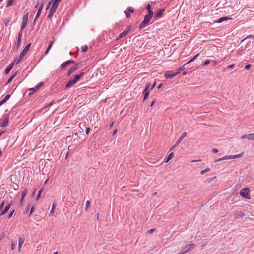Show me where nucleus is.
<instances>
[{"instance_id": "obj_52", "label": "nucleus", "mask_w": 254, "mask_h": 254, "mask_svg": "<svg viewBox=\"0 0 254 254\" xmlns=\"http://www.w3.org/2000/svg\"><path fill=\"white\" fill-rule=\"evenodd\" d=\"M90 131V129L89 127H87L86 129V134H88Z\"/></svg>"}, {"instance_id": "obj_41", "label": "nucleus", "mask_w": 254, "mask_h": 254, "mask_svg": "<svg viewBox=\"0 0 254 254\" xmlns=\"http://www.w3.org/2000/svg\"><path fill=\"white\" fill-rule=\"evenodd\" d=\"M210 63V61L209 60H206L203 64V66H206L208 65Z\"/></svg>"}, {"instance_id": "obj_35", "label": "nucleus", "mask_w": 254, "mask_h": 254, "mask_svg": "<svg viewBox=\"0 0 254 254\" xmlns=\"http://www.w3.org/2000/svg\"><path fill=\"white\" fill-rule=\"evenodd\" d=\"M16 72L12 76H11L9 79L8 80H7V83H6V84H9V83L11 82V81L12 80V79L14 78V77L16 76Z\"/></svg>"}, {"instance_id": "obj_47", "label": "nucleus", "mask_w": 254, "mask_h": 254, "mask_svg": "<svg viewBox=\"0 0 254 254\" xmlns=\"http://www.w3.org/2000/svg\"><path fill=\"white\" fill-rule=\"evenodd\" d=\"M146 9L147 10H148V11H149L151 10V6L149 4H148L147 6H146Z\"/></svg>"}, {"instance_id": "obj_22", "label": "nucleus", "mask_w": 254, "mask_h": 254, "mask_svg": "<svg viewBox=\"0 0 254 254\" xmlns=\"http://www.w3.org/2000/svg\"><path fill=\"white\" fill-rule=\"evenodd\" d=\"M129 30L130 29L129 28L127 27L126 28V29L120 34L119 37L123 38L125 37L126 35L127 34Z\"/></svg>"}, {"instance_id": "obj_26", "label": "nucleus", "mask_w": 254, "mask_h": 254, "mask_svg": "<svg viewBox=\"0 0 254 254\" xmlns=\"http://www.w3.org/2000/svg\"><path fill=\"white\" fill-rule=\"evenodd\" d=\"M164 11L165 10L164 9L159 10V11L156 13L155 17L157 18L161 17L162 16Z\"/></svg>"}, {"instance_id": "obj_23", "label": "nucleus", "mask_w": 254, "mask_h": 254, "mask_svg": "<svg viewBox=\"0 0 254 254\" xmlns=\"http://www.w3.org/2000/svg\"><path fill=\"white\" fill-rule=\"evenodd\" d=\"M43 82H40L34 88L30 89V90L32 91V93L36 92L38 90L39 88L43 85Z\"/></svg>"}, {"instance_id": "obj_56", "label": "nucleus", "mask_w": 254, "mask_h": 254, "mask_svg": "<svg viewBox=\"0 0 254 254\" xmlns=\"http://www.w3.org/2000/svg\"><path fill=\"white\" fill-rule=\"evenodd\" d=\"M201 160L199 159V160H193L191 161L192 163H193V162H199V161H201Z\"/></svg>"}, {"instance_id": "obj_62", "label": "nucleus", "mask_w": 254, "mask_h": 254, "mask_svg": "<svg viewBox=\"0 0 254 254\" xmlns=\"http://www.w3.org/2000/svg\"><path fill=\"white\" fill-rule=\"evenodd\" d=\"M161 86H162V84H160V85L158 86V88H160L161 87Z\"/></svg>"}, {"instance_id": "obj_2", "label": "nucleus", "mask_w": 254, "mask_h": 254, "mask_svg": "<svg viewBox=\"0 0 254 254\" xmlns=\"http://www.w3.org/2000/svg\"><path fill=\"white\" fill-rule=\"evenodd\" d=\"M30 46L31 44L29 43L24 48L23 51L20 53L19 58L15 60V64H18L21 61L22 58L25 56L28 50L29 49Z\"/></svg>"}, {"instance_id": "obj_9", "label": "nucleus", "mask_w": 254, "mask_h": 254, "mask_svg": "<svg viewBox=\"0 0 254 254\" xmlns=\"http://www.w3.org/2000/svg\"><path fill=\"white\" fill-rule=\"evenodd\" d=\"M178 75V73L172 71H169L165 73V77L166 78H171Z\"/></svg>"}, {"instance_id": "obj_4", "label": "nucleus", "mask_w": 254, "mask_h": 254, "mask_svg": "<svg viewBox=\"0 0 254 254\" xmlns=\"http://www.w3.org/2000/svg\"><path fill=\"white\" fill-rule=\"evenodd\" d=\"M194 247L195 244L194 243H191L189 245H187L181 251V252H180V254H184L186 253L193 249Z\"/></svg>"}, {"instance_id": "obj_3", "label": "nucleus", "mask_w": 254, "mask_h": 254, "mask_svg": "<svg viewBox=\"0 0 254 254\" xmlns=\"http://www.w3.org/2000/svg\"><path fill=\"white\" fill-rule=\"evenodd\" d=\"M250 192V190L249 188H245L241 190L240 195L244 198L250 199L251 198Z\"/></svg>"}, {"instance_id": "obj_1", "label": "nucleus", "mask_w": 254, "mask_h": 254, "mask_svg": "<svg viewBox=\"0 0 254 254\" xmlns=\"http://www.w3.org/2000/svg\"><path fill=\"white\" fill-rule=\"evenodd\" d=\"M84 74V72H81L79 74L76 75L74 76V79L69 80L67 83L65 85V88H69L70 87H71L72 85L76 84L79 79L81 78V77Z\"/></svg>"}, {"instance_id": "obj_28", "label": "nucleus", "mask_w": 254, "mask_h": 254, "mask_svg": "<svg viewBox=\"0 0 254 254\" xmlns=\"http://www.w3.org/2000/svg\"><path fill=\"white\" fill-rule=\"evenodd\" d=\"M43 190H44V189L43 188H41L38 191V194L37 195L36 198V200H38L40 198V197L41 196V193H42Z\"/></svg>"}, {"instance_id": "obj_24", "label": "nucleus", "mask_w": 254, "mask_h": 254, "mask_svg": "<svg viewBox=\"0 0 254 254\" xmlns=\"http://www.w3.org/2000/svg\"><path fill=\"white\" fill-rule=\"evenodd\" d=\"M231 18H229L228 17H223L219 18L217 21H216V23H220L223 21H227V20H231Z\"/></svg>"}, {"instance_id": "obj_40", "label": "nucleus", "mask_w": 254, "mask_h": 254, "mask_svg": "<svg viewBox=\"0 0 254 254\" xmlns=\"http://www.w3.org/2000/svg\"><path fill=\"white\" fill-rule=\"evenodd\" d=\"M153 11L152 10H150V11H148V14L146 15V16H147L149 17H150V18H151L153 17Z\"/></svg>"}, {"instance_id": "obj_55", "label": "nucleus", "mask_w": 254, "mask_h": 254, "mask_svg": "<svg viewBox=\"0 0 254 254\" xmlns=\"http://www.w3.org/2000/svg\"><path fill=\"white\" fill-rule=\"evenodd\" d=\"M33 210H34V208H33V206H32L30 211L29 215H30L32 214V213L33 212Z\"/></svg>"}, {"instance_id": "obj_27", "label": "nucleus", "mask_w": 254, "mask_h": 254, "mask_svg": "<svg viewBox=\"0 0 254 254\" xmlns=\"http://www.w3.org/2000/svg\"><path fill=\"white\" fill-rule=\"evenodd\" d=\"M230 155L226 156L220 158L215 161V162H219L225 160L230 159Z\"/></svg>"}, {"instance_id": "obj_14", "label": "nucleus", "mask_w": 254, "mask_h": 254, "mask_svg": "<svg viewBox=\"0 0 254 254\" xmlns=\"http://www.w3.org/2000/svg\"><path fill=\"white\" fill-rule=\"evenodd\" d=\"M14 64H15V60L12 63H11L9 65V66L5 69V73L6 74H8L10 72V71L13 68Z\"/></svg>"}, {"instance_id": "obj_57", "label": "nucleus", "mask_w": 254, "mask_h": 254, "mask_svg": "<svg viewBox=\"0 0 254 254\" xmlns=\"http://www.w3.org/2000/svg\"><path fill=\"white\" fill-rule=\"evenodd\" d=\"M49 50H49V49H46V51H45V55H47V54L48 53V52H49Z\"/></svg>"}, {"instance_id": "obj_54", "label": "nucleus", "mask_w": 254, "mask_h": 254, "mask_svg": "<svg viewBox=\"0 0 254 254\" xmlns=\"http://www.w3.org/2000/svg\"><path fill=\"white\" fill-rule=\"evenodd\" d=\"M117 132V129H114L113 131V134L112 135H115Z\"/></svg>"}, {"instance_id": "obj_17", "label": "nucleus", "mask_w": 254, "mask_h": 254, "mask_svg": "<svg viewBox=\"0 0 254 254\" xmlns=\"http://www.w3.org/2000/svg\"><path fill=\"white\" fill-rule=\"evenodd\" d=\"M22 35V31H20L18 35L17 41V48H18L21 44V38Z\"/></svg>"}, {"instance_id": "obj_61", "label": "nucleus", "mask_w": 254, "mask_h": 254, "mask_svg": "<svg viewBox=\"0 0 254 254\" xmlns=\"http://www.w3.org/2000/svg\"><path fill=\"white\" fill-rule=\"evenodd\" d=\"M35 191H36V189H34V190H33V193H32L33 195H34V194L35 193Z\"/></svg>"}, {"instance_id": "obj_18", "label": "nucleus", "mask_w": 254, "mask_h": 254, "mask_svg": "<svg viewBox=\"0 0 254 254\" xmlns=\"http://www.w3.org/2000/svg\"><path fill=\"white\" fill-rule=\"evenodd\" d=\"M11 207V204H9L8 205H6L4 209L1 211V212L0 214V216H3L4 214H5L9 210V208Z\"/></svg>"}, {"instance_id": "obj_34", "label": "nucleus", "mask_w": 254, "mask_h": 254, "mask_svg": "<svg viewBox=\"0 0 254 254\" xmlns=\"http://www.w3.org/2000/svg\"><path fill=\"white\" fill-rule=\"evenodd\" d=\"M14 0H7L6 7H8L12 5Z\"/></svg>"}, {"instance_id": "obj_48", "label": "nucleus", "mask_w": 254, "mask_h": 254, "mask_svg": "<svg viewBox=\"0 0 254 254\" xmlns=\"http://www.w3.org/2000/svg\"><path fill=\"white\" fill-rule=\"evenodd\" d=\"M53 42H54V41H52L51 42V43L49 44V45L48 46V47L47 48L48 49L50 50L51 48L52 45L53 44Z\"/></svg>"}, {"instance_id": "obj_64", "label": "nucleus", "mask_w": 254, "mask_h": 254, "mask_svg": "<svg viewBox=\"0 0 254 254\" xmlns=\"http://www.w3.org/2000/svg\"><path fill=\"white\" fill-rule=\"evenodd\" d=\"M54 254H58V252H55L54 253Z\"/></svg>"}, {"instance_id": "obj_45", "label": "nucleus", "mask_w": 254, "mask_h": 254, "mask_svg": "<svg viewBox=\"0 0 254 254\" xmlns=\"http://www.w3.org/2000/svg\"><path fill=\"white\" fill-rule=\"evenodd\" d=\"M14 210H13L8 215V219H10L12 216L13 215L14 212Z\"/></svg>"}, {"instance_id": "obj_60", "label": "nucleus", "mask_w": 254, "mask_h": 254, "mask_svg": "<svg viewBox=\"0 0 254 254\" xmlns=\"http://www.w3.org/2000/svg\"><path fill=\"white\" fill-rule=\"evenodd\" d=\"M187 74V72L186 71H184L183 73V75H185Z\"/></svg>"}, {"instance_id": "obj_51", "label": "nucleus", "mask_w": 254, "mask_h": 254, "mask_svg": "<svg viewBox=\"0 0 254 254\" xmlns=\"http://www.w3.org/2000/svg\"><path fill=\"white\" fill-rule=\"evenodd\" d=\"M250 67H251V65L250 64H247V65H246L245 66V68L246 69H249Z\"/></svg>"}, {"instance_id": "obj_39", "label": "nucleus", "mask_w": 254, "mask_h": 254, "mask_svg": "<svg viewBox=\"0 0 254 254\" xmlns=\"http://www.w3.org/2000/svg\"><path fill=\"white\" fill-rule=\"evenodd\" d=\"M27 189H25L23 192H22V194H21V196H22V198H24L25 196L26 195V194H27Z\"/></svg>"}, {"instance_id": "obj_38", "label": "nucleus", "mask_w": 254, "mask_h": 254, "mask_svg": "<svg viewBox=\"0 0 254 254\" xmlns=\"http://www.w3.org/2000/svg\"><path fill=\"white\" fill-rule=\"evenodd\" d=\"M88 49V46L86 45L81 46V50L82 52H86Z\"/></svg>"}, {"instance_id": "obj_33", "label": "nucleus", "mask_w": 254, "mask_h": 254, "mask_svg": "<svg viewBox=\"0 0 254 254\" xmlns=\"http://www.w3.org/2000/svg\"><path fill=\"white\" fill-rule=\"evenodd\" d=\"M56 206V204L54 203H53L52 206L51 210L50 212V215H52L53 214V213L55 211Z\"/></svg>"}, {"instance_id": "obj_36", "label": "nucleus", "mask_w": 254, "mask_h": 254, "mask_svg": "<svg viewBox=\"0 0 254 254\" xmlns=\"http://www.w3.org/2000/svg\"><path fill=\"white\" fill-rule=\"evenodd\" d=\"M210 170V169L209 168H207L205 169L204 170H202L200 172V174H202H202H204L205 173L209 172Z\"/></svg>"}, {"instance_id": "obj_21", "label": "nucleus", "mask_w": 254, "mask_h": 254, "mask_svg": "<svg viewBox=\"0 0 254 254\" xmlns=\"http://www.w3.org/2000/svg\"><path fill=\"white\" fill-rule=\"evenodd\" d=\"M244 152H242L239 154L230 155L229 158H230V159L238 158H240V157H242L244 155Z\"/></svg>"}, {"instance_id": "obj_11", "label": "nucleus", "mask_w": 254, "mask_h": 254, "mask_svg": "<svg viewBox=\"0 0 254 254\" xmlns=\"http://www.w3.org/2000/svg\"><path fill=\"white\" fill-rule=\"evenodd\" d=\"M3 121L0 123V126L1 127H5L9 121V117L7 115H5Z\"/></svg>"}, {"instance_id": "obj_25", "label": "nucleus", "mask_w": 254, "mask_h": 254, "mask_svg": "<svg viewBox=\"0 0 254 254\" xmlns=\"http://www.w3.org/2000/svg\"><path fill=\"white\" fill-rule=\"evenodd\" d=\"M77 69V67L76 65L72 66L68 71L67 75L70 76L72 73H73L76 69Z\"/></svg>"}, {"instance_id": "obj_20", "label": "nucleus", "mask_w": 254, "mask_h": 254, "mask_svg": "<svg viewBox=\"0 0 254 254\" xmlns=\"http://www.w3.org/2000/svg\"><path fill=\"white\" fill-rule=\"evenodd\" d=\"M74 63V61L73 60H68L65 62L63 63L61 65V67L62 68H64L65 67H66L67 65H68L69 64Z\"/></svg>"}, {"instance_id": "obj_5", "label": "nucleus", "mask_w": 254, "mask_h": 254, "mask_svg": "<svg viewBox=\"0 0 254 254\" xmlns=\"http://www.w3.org/2000/svg\"><path fill=\"white\" fill-rule=\"evenodd\" d=\"M151 18L147 16H145L144 20L139 25V28L142 29L145 27L150 22Z\"/></svg>"}, {"instance_id": "obj_30", "label": "nucleus", "mask_w": 254, "mask_h": 254, "mask_svg": "<svg viewBox=\"0 0 254 254\" xmlns=\"http://www.w3.org/2000/svg\"><path fill=\"white\" fill-rule=\"evenodd\" d=\"M187 64H184L183 65H182V66H181L179 68H178L176 71V73H178V74L180 73L181 71H183V70H184L185 69V66L187 65Z\"/></svg>"}, {"instance_id": "obj_12", "label": "nucleus", "mask_w": 254, "mask_h": 254, "mask_svg": "<svg viewBox=\"0 0 254 254\" xmlns=\"http://www.w3.org/2000/svg\"><path fill=\"white\" fill-rule=\"evenodd\" d=\"M25 241V238L23 237H19L18 240V250L19 252L20 251L21 247Z\"/></svg>"}, {"instance_id": "obj_44", "label": "nucleus", "mask_w": 254, "mask_h": 254, "mask_svg": "<svg viewBox=\"0 0 254 254\" xmlns=\"http://www.w3.org/2000/svg\"><path fill=\"white\" fill-rule=\"evenodd\" d=\"M5 204V201H3L1 202L0 205V210L2 209L3 207H4Z\"/></svg>"}, {"instance_id": "obj_15", "label": "nucleus", "mask_w": 254, "mask_h": 254, "mask_svg": "<svg viewBox=\"0 0 254 254\" xmlns=\"http://www.w3.org/2000/svg\"><path fill=\"white\" fill-rule=\"evenodd\" d=\"M43 5L44 4L42 3L39 7V8H38V11L37 12V14L36 15V16L35 17V19H34V21H36L37 20V19H38L39 18V17L40 16V14H41V11L43 9Z\"/></svg>"}, {"instance_id": "obj_32", "label": "nucleus", "mask_w": 254, "mask_h": 254, "mask_svg": "<svg viewBox=\"0 0 254 254\" xmlns=\"http://www.w3.org/2000/svg\"><path fill=\"white\" fill-rule=\"evenodd\" d=\"M10 95L9 94L6 95L3 99L0 101L2 104H3L4 103H5L10 98Z\"/></svg>"}, {"instance_id": "obj_43", "label": "nucleus", "mask_w": 254, "mask_h": 254, "mask_svg": "<svg viewBox=\"0 0 254 254\" xmlns=\"http://www.w3.org/2000/svg\"><path fill=\"white\" fill-rule=\"evenodd\" d=\"M155 229L154 228L151 229L147 231V233L150 234L152 233L153 232H154L155 231Z\"/></svg>"}, {"instance_id": "obj_13", "label": "nucleus", "mask_w": 254, "mask_h": 254, "mask_svg": "<svg viewBox=\"0 0 254 254\" xmlns=\"http://www.w3.org/2000/svg\"><path fill=\"white\" fill-rule=\"evenodd\" d=\"M134 12V9L132 7L127 8L125 11V14L127 17H129L130 16V13H133Z\"/></svg>"}, {"instance_id": "obj_37", "label": "nucleus", "mask_w": 254, "mask_h": 254, "mask_svg": "<svg viewBox=\"0 0 254 254\" xmlns=\"http://www.w3.org/2000/svg\"><path fill=\"white\" fill-rule=\"evenodd\" d=\"M90 202L89 201H87L86 202V205H85V210L86 211H87L88 209H89V208L90 207Z\"/></svg>"}, {"instance_id": "obj_42", "label": "nucleus", "mask_w": 254, "mask_h": 254, "mask_svg": "<svg viewBox=\"0 0 254 254\" xmlns=\"http://www.w3.org/2000/svg\"><path fill=\"white\" fill-rule=\"evenodd\" d=\"M62 0H54L53 3L56 4L58 6L59 3Z\"/></svg>"}, {"instance_id": "obj_8", "label": "nucleus", "mask_w": 254, "mask_h": 254, "mask_svg": "<svg viewBox=\"0 0 254 254\" xmlns=\"http://www.w3.org/2000/svg\"><path fill=\"white\" fill-rule=\"evenodd\" d=\"M187 136V133L186 132H184L182 134L181 136H180V138L177 141L176 143V144L174 146H173L170 150H173V149H175V148L178 146L180 143V142L182 141V140L185 138Z\"/></svg>"}, {"instance_id": "obj_29", "label": "nucleus", "mask_w": 254, "mask_h": 254, "mask_svg": "<svg viewBox=\"0 0 254 254\" xmlns=\"http://www.w3.org/2000/svg\"><path fill=\"white\" fill-rule=\"evenodd\" d=\"M174 156V153L173 152L170 153L169 155L167 156L166 160L165 161L166 163L169 162Z\"/></svg>"}, {"instance_id": "obj_19", "label": "nucleus", "mask_w": 254, "mask_h": 254, "mask_svg": "<svg viewBox=\"0 0 254 254\" xmlns=\"http://www.w3.org/2000/svg\"><path fill=\"white\" fill-rule=\"evenodd\" d=\"M244 213L241 211H239L235 213L234 218L235 219H242Z\"/></svg>"}, {"instance_id": "obj_31", "label": "nucleus", "mask_w": 254, "mask_h": 254, "mask_svg": "<svg viewBox=\"0 0 254 254\" xmlns=\"http://www.w3.org/2000/svg\"><path fill=\"white\" fill-rule=\"evenodd\" d=\"M199 55V53H198L196 55H195L191 59H190L189 61H188L186 63V64H189V63H190L191 62H192L194 61H195L196 59V58L198 57Z\"/></svg>"}, {"instance_id": "obj_16", "label": "nucleus", "mask_w": 254, "mask_h": 254, "mask_svg": "<svg viewBox=\"0 0 254 254\" xmlns=\"http://www.w3.org/2000/svg\"><path fill=\"white\" fill-rule=\"evenodd\" d=\"M149 87V85L146 86L145 88L144 89V90L143 91V93L144 94V97L143 98L144 101L147 99V97L149 95V92L148 91Z\"/></svg>"}, {"instance_id": "obj_49", "label": "nucleus", "mask_w": 254, "mask_h": 254, "mask_svg": "<svg viewBox=\"0 0 254 254\" xmlns=\"http://www.w3.org/2000/svg\"><path fill=\"white\" fill-rule=\"evenodd\" d=\"M219 150L217 149L214 148L212 150L213 153H216L218 152Z\"/></svg>"}, {"instance_id": "obj_6", "label": "nucleus", "mask_w": 254, "mask_h": 254, "mask_svg": "<svg viewBox=\"0 0 254 254\" xmlns=\"http://www.w3.org/2000/svg\"><path fill=\"white\" fill-rule=\"evenodd\" d=\"M58 7V5L56 4H55L54 3H52V6L50 9L49 12L47 16V18H50L52 17L54 14V13L56 12V9Z\"/></svg>"}, {"instance_id": "obj_7", "label": "nucleus", "mask_w": 254, "mask_h": 254, "mask_svg": "<svg viewBox=\"0 0 254 254\" xmlns=\"http://www.w3.org/2000/svg\"><path fill=\"white\" fill-rule=\"evenodd\" d=\"M28 13H26L23 17L22 18V25L21 27V31H22L25 27L27 21H28Z\"/></svg>"}, {"instance_id": "obj_10", "label": "nucleus", "mask_w": 254, "mask_h": 254, "mask_svg": "<svg viewBox=\"0 0 254 254\" xmlns=\"http://www.w3.org/2000/svg\"><path fill=\"white\" fill-rule=\"evenodd\" d=\"M241 139H247L249 140L254 141V133L243 135L240 138Z\"/></svg>"}, {"instance_id": "obj_46", "label": "nucleus", "mask_w": 254, "mask_h": 254, "mask_svg": "<svg viewBox=\"0 0 254 254\" xmlns=\"http://www.w3.org/2000/svg\"><path fill=\"white\" fill-rule=\"evenodd\" d=\"M16 245L13 243L12 242L11 244V249L12 250H13L15 248Z\"/></svg>"}, {"instance_id": "obj_53", "label": "nucleus", "mask_w": 254, "mask_h": 254, "mask_svg": "<svg viewBox=\"0 0 254 254\" xmlns=\"http://www.w3.org/2000/svg\"><path fill=\"white\" fill-rule=\"evenodd\" d=\"M51 1H49L48 4H47V8H46V9H48L50 7V6L51 5Z\"/></svg>"}, {"instance_id": "obj_63", "label": "nucleus", "mask_w": 254, "mask_h": 254, "mask_svg": "<svg viewBox=\"0 0 254 254\" xmlns=\"http://www.w3.org/2000/svg\"><path fill=\"white\" fill-rule=\"evenodd\" d=\"M213 62L215 64H217V62L216 61H214Z\"/></svg>"}, {"instance_id": "obj_50", "label": "nucleus", "mask_w": 254, "mask_h": 254, "mask_svg": "<svg viewBox=\"0 0 254 254\" xmlns=\"http://www.w3.org/2000/svg\"><path fill=\"white\" fill-rule=\"evenodd\" d=\"M248 38H254V35H248L247 36L246 38V39H248Z\"/></svg>"}, {"instance_id": "obj_59", "label": "nucleus", "mask_w": 254, "mask_h": 254, "mask_svg": "<svg viewBox=\"0 0 254 254\" xmlns=\"http://www.w3.org/2000/svg\"><path fill=\"white\" fill-rule=\"evenodd\" d=\"M233 67H234V65H231L228 66V68L231 69V68H233Z\"/></svg>"}, {"instance_id": "obj_58", "label": "nucleus", "mask_w": 254, "mask_h": 254, "mask_svg": "<svg viewBox=\"0 0 254 254\" xmlns=\"http://www.w3.org/2000/svg\"><path fill=\"white\" fill-rule=\"evenodd\" d=\"M154 103H155V101H152L150 105V107H152L154 105Z\"/></svg>"}]
</instances>
